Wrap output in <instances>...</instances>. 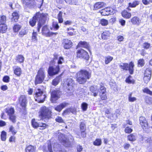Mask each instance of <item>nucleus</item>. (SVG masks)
<instances>
[{
  "instance_id": "nucleus-54",
  "label": "nucleus",
  "mask_w": 152,
  "mask_h": 152,
  "mask_svg": "<svg viewBox=\"0 0 152 152\" xmlns=\"http://www.w3.org/2000/svg\"><path fill=\"white\" fill-rule=\"evenodd\" d=\"M132 129L129 127L127 126L126 128L124 131L125 133L129 134L132 132Z\"/></svg>"
},
{
  "instance_id": "nucleus-36",
  "label": "nucleus",
  "mask_w": 152,
  "mask_h": 152,
  "mask_svg": "<svg viewBox=\"0 0 152 152\" xmlns=\"http://www.w3.org/2000/svg\"><path fill=\"white\" fill-rule=\"evenodd\" d=\"M144 75L151 77V71L150 69H147L145 72Z\"/></svg>"
},
{
  "instance_id": "nucleus-25",
  "label": "nucleus",
  "mask_w": 152,
  "mask_h": 152,
  "mask_svg": "<svg viewBox=\"0 0 152 152\" xmlns=\"http://www.w3.org/2000/svg\"><path fill=\"white\" fill-rule=\"evenodd\" d=\"M14 73L17 76H20L22 72L21 69L18 66H16L14 68Z\"/></svg>"
},
{
  "instance_id": "nucleus-17",
  "label": "nucleus",
  "mask_w": 152,
  "mask_h": 152,
  "mask_svg": "<svg viewBox=\"0 0 152 152\" xmlns=\"http://www.w3.org/2000/svg\"><path fill=\"white\" fill-rule=\"evenodd\" d=\"M63 43L64 47L65 49L70 48L72 47V41L67 39H64Z\"/></svg>"
},
{
  "instance_id": "nucleus-40",
  "label": "nucleus",
  "mask_w": 152,
  "mask_h": 152,
  "mask_svg": "<svg viewBox=\"0 0 152 152\" xmlns=\"http://www.w3.org/2000/svg\"><path fill=\"white\" fill-rule=\"evenodd\" d=\"M21 27L20 25L16 24L13 27V30L15 32H18L20 29Z\"/></svg>"
},
{
  "instance_id": "nucleus-43",
  "label": "nucleus",
  "mask_w": 152,
  "mask_h": 152,
  "mask_svg": "<svg viewBox=\"0 0 152 152\" xmlns=\"http://www.w3.org/2000/svg\"><path fill=\"white\" fill-rule=\"evenodd\" d=\"M145 63V61L143 59H140L138 62V66L139 67H142L144 65Z\"/></svg>"
},
{
  "instance_id": "nucleus-6",
  "label": "nucleus",
  "mask_w": 152,
  "mask_h": 152,
  "mask_svg": "<svg viewBox=\"0 0 152 152\" xmlns=\"http://www.w3.org/2000/svg\"><path fill=\"white\" fill-rule=\"evenodd\" d=\"M35 95V100L39 103L43 102L46 97L45 95L44 94L43 91L39 89L36 90Z\"/></svg>"
},
{
  "instance_id": "nucleus-5",
  "label": "nucleus",
  "mask_w": 152,
  "mask_h": 152,
  "mask_svg": "<svg viewBox=\"0 0 152 152\" xmlns=\"http://www.w3.org/2000/svg\"><path fill=\"white\" fill-rule=\"evenodd\" d=\"M70 140H69L65 137V135L62 134H60L58 136L59 141L65 147H70L72 143L74 140L73 137L71 135L69 136Z\"/></svg>"
},
{
  "instance_id": "nucleus-48",
  "label": "nucleus",
  "mask_w": 152,
  "mask_h": 152,
  "mask_svg": "<svg viewBox=\"0 0 152 152\" xmlns=\"http://www.w3.org/2000/svg\"><path fill=\"white\" fill-rule=\"evenodd\" d=\"M59 82V77H56L52 81V84L54 86H56Z\"/></svg>"
},
{
  "instance_id": "nucleus-59",
  "label": "nucleus",
  "mask_w": 152,
  "mask_h": 152,
  "mask_svg": "<svg viewBox=\"0 0 152 152\" xmlns=\"http://www.w3.org/2000/svg\"><path fill=\"white\" fill-rule=\"evenodd\" d=\"M132 76H129L126 79V82L129 83H133V81L131 80Z\"/></svg>"
},
{
  "instance_id": "nucleus-2",
  "label": "nucleus",
  "mask_w": 152,
  "mask_h": 152,
  "mask_svg": "<svg viewBox=\"0 0 152 152\" xmlns=\"http://www.w3.org/2000/svg\"><path fill=\"white\" fill-rule=\"evenodd\" d=\"M48 147L44 146L43 151L44 152H53V150L56 152H66L64 149L59 150L61 147L60 145L58 144L56 141H52L51 139L48 141Z\"/></svg>"
},
{
  "instance_id": "nucleus-46",
  "label": "nucleus",
  "mask_w": 152,
  "mask_h": 152,
  "mask_svg": "<svg viewBox=\"0 0 152 152\" xmlns=\"http://www.w3.org/2000/svg\"><path fill=\"white\" fill-rule=\"evenodd\" d=\"M6 18L5 16L2 15L0 17V24H5Z\"/></svg>"
},
{
  "instance_id": "nucleus-31",
  "label": "nucleus",
  "mask_w": 152,
  "mask_h": 152,
  "mask_svg": "<svg viewBox=\"0 0 152 152\" xmlns=\"http://www.w3.org/2000/svg\"><path fill=\"white\" fill-rule=\"evenodd\" d=\"M121 14L123 17L128 19L131 16V14L130 13L128 12L126 10L123 11Z\"/></svg>"
},
{
  "instance_id": "nucleus-13",
  "label": "nucleus",
  "mask_w": 152,
  "mask_h": 152,
  "mask_svg": "<svg viewBox=\"0 0 152 152\" xmlns=\"http://www.w3.org/2000/svg\"><path fill=\"white\" fill-rule=\"evenodd\" d=\"M139 122L140 124L143 129L148 128V123L145 117H140L139 118Z\"/></svg>"
},
{
  "instance_id": "nucleus-63",
  "label": "nucleus",
  "mask_w": 152,
  "mask_h": 152,
  "mask_svg": "<svg viewBox=\"0 0 152 152\" xmlns=\"http://www.w3.org/2000/svg\"><path fill=\"white\" fill-rule=\"evenodd\" d=\"M26 34V31L24 29L22 30L19 33V35L23 36Z\"/></svg>"
},
{
  "instance_id": "nucleus-62",
  "label": "nucleus",
  "mask_w": 152,
  "mask_h": 152,
  "mask_svg": "<svg viewBox=\"0 0 152 152\" xmlns=\"http://www.w3.org/2000/svg\"><path fill=\"white\" fill-rule=\"evenodd\" d=\"M9 77L8 76H5L3 78V81L5 82H8L9 81Z\"/></svg>"
},
{
  "instance_id": "nucleus-52",
  "label": "nucleus",
  "mask_w": 152,
  "mask_h": 152,
  "mask_svg": "<svg viewBox=\"0 0 152 152\" xmlns=\"http://www.w3.org/2000/svg\"><path fill=\"white\" fill-rule=\"evenodd\" d=\"M151 77L146 76H145L143 77V80L145 83H147L150 80Z\"/></svg>"
},
{
  "instance_id": "nucleus-1",
  "label": "nucleus",
  "mask_w": 152,
  "mask_h": 152,
  "mask_svg": "<svg viewBox=\"0 0 152 152\" xmlns=\"http://www.w3.org/2000/svg\"><path fill=\"white\" fill-rule=\"evenodd\" d=\"M46 19V15L44 13H40L39 12L37 13L35 16L30 20L29 24L32 26L35 25L37 20H39L37 24V31L39 32L40 29L42 26L44 24Z\"/></svg>"
},
{
  "instance_id": "nucleus-51",
  "label": "nucleus",
  "mask_w": 152,
  "mask_h": 152,
  "mask_svg": "<svg viewBox=\"0 0 152 152\" xmlns=\"http://www.w3.org/2000/svg\"><path fill=\"white\" fill-rule=\"evenodd\" d=\"M9 131L11 132L12 134L13 135L15 134L17 131L15 130L12 126H11L9 129Z\"/></svg>"
},
{
  "instance_id": "nucleus-20",
  "label": "nucleus",
  "mask_w": 152,
  "mask_h": 152,
  "mask_svg": "<svg viewBox=\"0 0 152 152\" xmlns=\"http://www.w3.org/2000/svg\"><path fill=\"white\" fill-rule=\"evenodd\" d=\"M131 21L132 23L134 25H139L141 23V20L140 18L136 16H135L131 20Z\"/></svg>"
},
{
  "instance_id": "nucleus-42",
  "label": "nucleus",
  "mask_w": 152,
  "mask_h": 152,
  "mask_svg": "<svg viewBox=\"0 0 152 152\" xmlns=\"http://www.w3.org/2000/svg\"><path fill=\"white\" fill-rule=\"evenodd\" d=\"M100 23L103 26H106L108 24V21L105 19H102L100 20Z\"/></svg>"
},
{
  "instance_id": "nucleus-29",
  "label": "nucleus",
  "mask_w": 152,
  "mask_h": 152,
  "mask_svg": "<svg viewBox=\"0 0 152 152\" xmlns=\"http://www.w3.org/2000/svg\"><path fill=\"white\" fill-rule=\"evenodd\" d=\"M110 33L109 31H104L102 34V38L103 39H106L110 37Z\"/></svg>"
},
{
  "instance_id": "nucleus-55",
  "label": "nucleus",
  "mask_w": 152,
  "mask_h": 152,
  "mask_svg": "<svg viewBox=\"0 0 152 152\" xmlns=\"http://www.w3.org/2000/svg\"><path fill=\"white\" fill-rule=\"evenodd\" d=\"M143 91L144 92L152 95V91H151L149 89L146 88L143 89Z\"/></svg>"
},
{
  "instance_id": "nucleus-64",
  "label": "nucleus",
  "mask_w": 152,
  "mask_h": 152,
  "mask_svg": "<svg viewBox=\"0 0 152 152\" xmlns=\"http://www.w3.org/2000/svg\"><path fill=\"white\" fill-rule=\"evenodd\" d=\"M144 140H146V141L147 142H148L149 143H152V139H151V138L150 137L148 138H145Z\"/></svg>"
},
{
  "instance_id": "nucleus-41",
  "label": "nucleus",
  "mask_w": 152,
  "mask_h": 152,
  "mask_svg": "<svg viewBox=\"0 0 152 152\" xmlns=\"http://www.w3.org/2000/svg\"><path fill=\"white\" fill-rule=\"evenodd\" d=\"M80 131L86 130V127L85 122L80 123Z\"/></svg>"
},
{
  "instance_id": "nucleus-58",
  "label": "nucleus",
  "mask_w": 152,
  "mask_h": 152,
  "mask_svg": "<svg viewBox=\"0 0 152 152\" xmlns=\"http://www.w3.org/2000/svg\"><path fill=\"white\" fill-rule=\"evenodd\" d=\"M53 26L56 30L58 29L59 27L58 23L57 22H53Z\"/></svg>"
},
{
  "instance_id": "nucleus-44",
  "label": "nucleus",
  "mask_w": 152,
  "mask_h": 152,
  "mask_svg": "<svg viewBox=\"0 0 152 152\" xmlns=\"http://www.w3.org/2000/svg\"><path fill=\"white\" fill-rule=\"evenodd\" d=\"M31 124L34 128H36L38 127L39 123L36 122L34 119L32 120Z\"/></svg>"
},
{
  "instance_id": "nucleus-56",
  "label": "nucleus",
  "mask_w": 152,
  "mask_h": 152,
  "mask_svg": "<svg viewBox=\"0 0 152 152\" xmlns=\"http://www.w3.org/2000/svg\"><path fill=\"white\" fill-rule=\"evenodd\" d=\"M9 119L13 123L15 122L16 117L14 114L9 116Z\"/></svg>"
},
{
  "instance_id": "nucleus-26",
  "label": "nucleus",
  "mask_w": 152,
  "mask_h": 152,
  "mask_svg": "<svg viewBox=\"0 0 152 152\" xmlns=\"http://www.w3.org/2000/svg\"><path fill=\"white\" fill-rule=\"evenodd\" d=\"M12 20H13L15 22L17 21L19 17L18 13L17 12L15 11L12 13Z\"/></svg>"
},
{
  "instance_id": "nucleus-45",
  "label": "nucleus",
  "mask_w": 152,
  "mask_h": 152,
  "mask_svg": "<svg viewBox=\"0 0 152 152\" xmlns=\"http://www.w3.org/2000/svg\"><path fill=\"white\" fill-rule=\"evenodd\" d=\"M38 127H39V129L43 130L45 129L46 127V125L45 124L39 122V123Z\"/></svg>"
},
{
  "instance_id": "nucleus-53",
  "label": "nucleus",
  "mask_w": 152,
  "mask_h": 152,
  "mask_svg": "<svg viewBox=\"0 0 152 152\" xmlns=\"http://www.w3.org/2000/svg\"><path fill=\"white\" fill-rule=\"evenodd\" d=\"M150 46V44L147 42H145L143 44V47L146 49L149 48Z\"/></svg>"
},
{
  "instance_id": "nucleus-8",
  "label": "nucleus",
  "mask_w": 152,
  "mask_h": 152,
  "mask_svg": "<svg viewBox=\"0 0 152 152\" xmlns=\"http://www.w3.org/2000/svg\"><path fill=\"white\" fill-rule=\"evenodd\" d=\"M134 65L132 62H131L128 64L127 63H121L119 66L121 69L125 70H129L130 74H132L134 72Z\"/></svg>"
},
{
  "instance_id": "nucleus-35",
  "label": "nucleus",
  "mask_w": 152,
  "mask_h": 152,
  "mask_svg": "<svg viewBox=\"0 0 152 152\" xmlns=\"http://www.w3.org/2000/svg\"><path fill=\"white\" fill-rule=\"evenodd\" d=\"M67 33L70 36H73L75 34L74 29L72 28H68L67 29Z\"/></svg>"
},
{
  "instance_id": "nucleus-9",
  "label": "nucleus",
  "mask_w": 152,
  "mask_h": 152,
  "mask_svg": "<svg viewBox=\"0 0 152 152\" xmlns=\"http://www.w3.org/2000/svg\"><path fill=\"white\" fill-rule=\"evenodd\" d=\"M60 70L59 66H56L50 65L48 70V73L50 76H52L57 74Z\"/></svg>"
},
{
  "instance_id": "nucleus-61",
  "label": "nucleus",
  "mask_w": 152,
  "mask_h": 152,
  "mask_svg": "<svg viewBox=\"0 0 152 152\" xmlns=\"http://www.w3.org/2000/svg\"><path fill=\"white\" fill-rule=\"evenodd\" d=\"M119 22L122 26H124L125 24V21L122 19H120L119 20Z\"/></svg>"
},
{
  "instance_id": "nucleus-24",
  "label": "nucleus",
  "mask_w": 152,
  "mask_h": 152,
  "mask_svg": "<svg viewBox=\"0 0 152 152\" xmlns=\"http://www.w3.org/2000/svg\"><path fill=\"white\" fill-rule=\"evenodd\" d=\"M15 60L17 62L21 63L24 62V58L23 56L19 55L16 56Z\"/></svg>"
},
{
  "instance_id": "nucleus-49",
  "label": "nucleus",
  "mask_w": 152,
  "mask_h": 152,
  "mask_svg": "<svg viewBox=\"0 0 152 152\" xmlns=\"http://www.w3.org/2000/svg\"><path fill=\"white\" fill-rule=\"evenodd\" d=\"M37 34L36 32H33L32 36V41L34 42H36L37 41Z\"/></svg>"
},
{
  "instance_id": "nucleus-23",
  "label": "nucleus",
  "mask_w": 152,
  "mask_h": 152,
  "mask_svg": "<svg viewBox=\"0 0 152 152\" xmlns=\"http://www.w3.org/2000/svg\"><path fill=\"white\" fill-rule=\"evenodd\" d=\"M67 83L68 86L67 87L68 89L69 90H72L73 88V80L71 79H69L67 80Z\"/></svg>"
},
{
  "instance_id": "nucleus-3",
  "label": "nucleus",
  "mask_w": 152,
  "mask_h": 152,
  "mask_svg": "<svg viewBox=\"0 0 152 152\" xmlns=\"http://www.w3.org/2000/svg\"><path fill=\"white\" fill-rule=\"evenodd\" d=\"M91 77V73L85 69H82L77 73V80L80 84H83Z\"/></svg>"
},
{
  "instance_id": "nucleus-27",
  "label": "nucleus",
  "mask_w": 152,
  "mask_h": 152,
  "mask_svg": "<svg viewBox=\"0 0 152 152\" xmlns=\"http://www.w3.org/2000/svg\"><path fill=\"white\" fill-rule=\"evenodd\" d=\"M7 28V26L6 24H0V32L2 33H5Z\"/></svg>"
},
{
  "instance_id": "nucleus-37",
  "label": "nucleus",
  "mask_w": 152,
  "mask_h": 152,
  "mask_svg": "<svg viewBox=\"0 0 152 152\" xmlns=\"http://www.w3.org/2000/svg\"><path fill=\"white\" fill-rule=\"evenodd\" d=\"M7 133L4 131H3L1 132V140L3 141H5L6 139Z\"/></svg>"
},
{
  "instance_id": "nucleus-32",
  "label": "nucleus",
  "mask_w": 152,
  "mask_h": 152,
  "mask_svg": "<svg viewBox=\"0 0 152 152\" xmlns=\"http://www.w3.org/2000/svg\"><path fill=\"white\" fill-rule=\"evenodd\" d=\"M113 59V57L110 56H107L104 57L105 63L107 64L110 62Z\"/></svg>"
},
{
  "instance_id": "nucleus-7",
  "label": "nucleus",
  "mask_w": 152,
  "mask_h": 152,
  "mask_svg": "<svg viewBox=\"0 0 152 152\" xmlns=\"http://www.w3.org/2000/svg\"><path fill=\"white\" fill-rule=\"evenodd\" d=\"M45 75L44 69L43 68L40 69L35 79V84L42 83L44 79Z\"/></svg>"
},
{
  "instance_id": "nucleus-30",
  "label": "nucleus",
  "mask_w": 152,
  "mask_h": 152,
  "mask_svg": "<svg viewBox=\"0 0 152 152\" xmlns=\"http://www.w3.org/2000/svg\"><path fill=\"white\" fill-rule=\"evenodd\" d=\"M127 137L129 141H134L137 138V134L135 133L132 134L128 135Z\"/></svg>"
},
{
  "instance_id": "nucleus-10",
  "label": "nucleus",
  "mask_w": 152,
  "mask_h": 152,
  "mask_svg": "<svg viewBox=\"0 0 152 152\" xmlns=\"http://www.w3.org/2000/svg\"><path fill=\"white\" fill-rule=\"evenodd\" d=\"M77 54V57L79 58H83L86 60H88L89 59V56L88 53L83 49L78 50Z\"/></svg>"
},
{
  "instance_id": "nucleus-57",
  "label": "nucleus",
  "mask_w": 152,
  "mask_h": 152,
  "mask_svg": "<svg viewBox=\"0 0 152 152\" xmlns=\"http://www.w3.org/2000/svg\"><path fill=\"white\" fill-rule=\"evenodd\" d=\"M55 120L56 122L59 123H62L64 122L63 120L61 117L58 116L56 118Z\"/></svg>"
},
{
  "instance_id": "nucleus-34",
  "label": "nucleus",
  "mask_w": 152,
  "mask_h": 152,
  "mask_svg": "<svg viewBox=\"0 0 152 152\" xmlns=\"http://www.w3.org/2000/svg\"><path fill=\"white\" fill-rule=\"evenodd\" d=\"M26 152H34V148L31 145L28 146L26 149Z\"/></svg>"
},
{
  "instance_id": "nucleus-39",
  "label": "nucleus",
  "mask_w": 152,
  "mask_h": 152,
  "mask_svg": "<svg viewBox=\"0 0 152 152\" xmlns=\"http://www.w3.org/2000/svg\"><path fill=\"white\" fill-rule=\"evenodd\" d=\"M88 104L85 102H83L81 105V108L83 111H86L87 110L88 108Z\"/></svg>"
},
{
  "instance_id": "nucleus-60",
  "label": "nucleus",
  "mask_w": 152,
  "mask_h": 152,
  "mask_svg": "<svg viewBox=\"0 0 152 152\" xmlns=\"http://www.w3.org/2000/svg\"><path fill=\"white\" fill-rule=\"evenodd\" d=\"M63 58L62 57H59L58 58L57 62L58 64H61L62 63V62L63 61Z\"/></svg>"
},
{
  "instance_id": "nucleus-19",
  "label": "nucleus",
  "mask_w": 152,
  "mask_h": 152,
  "mask_svg": "<svg viewBox=\"0 0 152 152\" xmlns=\"http://www.w3.org/2000/svg\"><path fill=\"white\" fill-rule=\"evenodd\" d=\"M99 85H102L99 84L97 86H91L90 88V91L93 93V95L95 96L97 95V94L100 90V88L98 87ZM102 85H103V84Z\"/></svg>"
},
{
  "instance_id": "nucleus-12",
  "label": "nucleus",
  "mask_w": 152,
  "mask_h": 152,
  "mask_svg": "<svg viewBox=\"0 0 152 152\" xmlns=\"http://www.w3.org/2000/svg\"><path fill=\"white\" fill-rule=\"evenodd\" d=\"M98 87L100 88L99 92L101 99L102 100H106L107 99V97L105 94V88L103 85H99Z\"/></svg>"
},
{
  "instance_id": "nucleus-14",
  "label": "nucleus",
  "mask_w": 152,
  "mask_h": 152,
  "mask_svg": "<svg viewBox=\"0 0 152 152\" xmlns=\"http://www.w3.org/2000/svg\"><path fill=\"white\" fill-rule=\"evenodd\" d=\"M19 102L23 109L25 110L27 103L26 97L24 95H21L19 98Z\"/></svg>"
},
{
  "instance_id": "nucleus-16",
  "label": "nucleus",
  "mask_w": 152,
  "mask_h": 152,
  "mask_svg": "<svg viewBox=\"0 0 152 152\" xmlns=\"http://www.w3.org/2000/svg\"><path fill=\"white\" fill-rule=\"evenodd\" d=\"M43 35H44L46 36H50L53 34H56V33H54L53 32H50L47 26H44L42 30L41 31Z\"/></svg>"
},
{
  "instance_id": "nucleus-21",
  "label": "nucleus",
  "mask_w": 152,
  "mask_h": 152,
  "mask_svg": "<svg viewBox=\"0 0 152 152\" xmlns=\"http://www.w3.org/2000/svg\"><path fill=\"white\" fill-rule=\"evenodd\" d=\"M77 46L78 47L83 48L89 50L88 44L85 41H80L78 44Z\"/></svg>"
},
{
  "instance_id": "nucleus-18",
  "label": "nucleus",
  "mask_w": 152,
  "mask_h": 152,
  "mask_svg": "<svg viewBox=\"0 0 152 152\" xmlns=\"http://www.w3.org/2000/svg\"><path fill=\"white\" fill-rule=\"evenodd\" d=\"M68 105L69 103H68L64 102L57 106L56 107H55L54 109L56 110L58 112H60L63 108Z\"/></svg>"
},
{
  "instance_id": "nucleus-22",
  "label": "nucleus",
  "mask_w": 152,
  "mask_h": 152,
  "mask_svg": "<svg viewBox=\"0 0 152 152\" xmlns=\"http://www.w3.org/2000/svg\"><path fill=\"white\" fill-rule=\"evenodd\" d=\"M106 4L104 2H98L94 6V8L95 10L100 9L105 6Z\"/></svg>"
},
{
  "instance_id": "nucleus-15",
  "label": "nucleus",
  "mask_w": 152,
  "mask_h": 152,
  "mask_svg": "<svg viewBox=\"0 0 152 152\" xmlns=\"http://www.w3.org/2000/svg\"><path fill=\"white\" fill-rule=\"evenodd\" d=\"M59 92L58 91L54 90L51 94V101L52 102L55 103L59 98Z\"/></svg>"
},
{
  "instance_id": "nucleus-33",
  "label": "nucleus",
  "mask_w": 152,
  "mask_h": 152,
  "mask_svg": "<svg viewBox=\"0 0 152 152\" xmlns=\"http://www.w3.org/2000/svg\"><path fill=\"white\" fill-rule=\"evenodd\" d=\"M140 4V1L137 0L134 1L132 3H129V6L131 7H135Z\"/></svg>"
},
{
  "instance_id": "nucleus-38",
  "label": "nucleus",
  "mask_w": 152,
  "mask_h": 152,
  "mask_svg": "<svg viewBox=\"0 0 152 152\" xmlns=\"http://www.w3.org/2000/svg\"><path fill=\"white\" fill-rule=\"evenodd\" d=\"M102 144V140L100 139H96L93 142V144L94 145L96 146H99Z\"/></svg>"
},
{
  "instance_id": "nucleus-28",
  "label": "nucleus",
  "mask_w": 152,
  "mask_h": 152,
  "mask_svg": "<svg viewBox=\"0 0 152 152\" xmlns=\"http://www.w3.org/2000/svg\"><path fill=\"white\" fill-rule=\"evenodd\" d=\"M5 111L9 116L14 114V109L12 107H8L5 109Z\"/></svg>"
},
{
  "instance_id": "nucleus-47",
  "label": "nucleus",
  "mask_w": 152,
  "mask_h": 152,
  "mask_svg": "<svg viewBox=\"0 0 152 152\" xmlns=\"http://www.w3.org/2000/svg\"><path fill=\"white\" fill-rule=\"evenodd\" d=\"M132 94H130L129 96V100L130 102H133L137 100L136 98L134 97H132Z\"/></svg>"
},
{
  "instance_id": "nucleus-50",
  "label": "nucleus",
  "mask_w": 152,
  "mask_h": 152,
  "mask_svg": "<svg viewBox=\"0 0 152 152\" xmlns=\"http://www.w3.org/2000/svg\"><path fill=\"white\" fill-rule=\"evenodd\" d=\"M65 1L68 4H77V1L76 0H65Z\"/></svg>"
},
{
  "instance_id": "nucleus-4",
  "label": "nucleus",
  "mask_w": 152,
  "mask_h": 152,
  "mask_svg": "<svg viewBox=\"0 0 152 152\" xmlns=\"http://www.w3.org/2000/svg\"><path fill=\"white\" fill-rule=\"evenodd\" d=\"M51 111L48 108L44 106L41 107L38 117L39 121L43 120L44 118H49L50 117Z\"/></svg>"
},
{
  "instance_id": "nucleus-11",
  "label": "nucleus",
  "mask_w": 152,
  "mask_h": 152,
  "mask_svg": "<svg viewBox=\"0 0 152 152\" xmlns=\"http://www.w3.org/2000/svg\"><path fill=\"white\" fill-rule=\"evenodd\" d=\"M116 12V10L110 7H106L102 9L101 12V14L104 16L113 15Z\"/></svg>"
}]
</instances>
